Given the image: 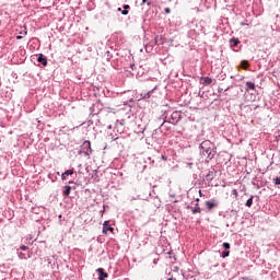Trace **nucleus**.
I'll list each match as a JSON object with an SVG mask.
<instances>
[{"label": "nucleus", "instance_id": "1", "mask_svg": "<svg viewBox=\"0 0 280 280\" xmlns=\"http://www.w3.org/2000/svg\"><path fill=\"white\" fill-rule=\"evenodd\" d=\"M201 148V154L202 156H206V159H213L215 156V144L211 142L210 140H205L200 144Z\"/></svg>", "mask_w": 280, "mask_h": 280}, {"label": "nucleus", "instance_id": "6", "mask_svg": "<svg viewBox=\"0 0 280 280\" xmlns=\"http://www.w3.org/2000/svg\"><path fill=\"white\" fill-rule=\"evenodd\" d=\"M230 43H231V46H232V47H237V45H240V39H237V38H232V39L230 40Z\"/></svg>", "mask_w": 280, "mask_h": 280}, {"label": "nucleus", "instance_id": "23", "mask_svg": "<svg viewBox=\"0 0 280 280\" xmlns=\"http://www.w3.org/2000/svg\"><path fill=\"white\" fill-rule=\"evenodd\" d=\"M199 196L202 198L205 195L202 194V190H199Z\"/></svg>", "mask_w": 280, "mask_h": 280}, {"label": "nucleus", "instance_id": "13", "mask_svg": "<svg viewBox=\"0 0 280 280\" xmlns=\"http://www.w3.org/2000/svg\"><path fill=\"white\" fill-rule=\"evenodd\" d=\"M230 255H231V252H229V250H225L222 253L223 259H225V257H229Z\"/></svg>", "mask_w": 280, "mask_h": 280}, {"label": "nucleus", "instance_id": "8", "mask_svg": "<svg viewBox=\"0 0 280 280\" xmlns=\"http://www.w3.org/2000/svg\"><path fill=\"white\" fill-rule=\"evenodd\" d=\"M191 211L194 214L200 213L201 212L200 205L196 203L195 208H192Z\"/></svg>", "mask_w": 280, "mask_h": 280}, {"label": "nucleus", "instance_id": "10", "mask_svg": "<svg viewBox=\"0 0 280 280\" xmlns=\"http://www.w3.org/2000/svg\"><path fill=\"white\" fill-rule=\"evenodd\" d=\"M71 194V186H65L63 196H69Z\"/></svg>", "mask_w": 280, "mask_h": 280}, {"label": "nucleus", "instance_id": "26", "mask_svg": "<svg viewBox=\"0 0 280 280\" xmlns=\"http://www.w3.org/2000/svg\"><path fill=\"white\" fill-rule=\"evenodd\" d=\"M24 36H27V31L24 32Z\"/></svg>", "mask_w": 280, "mask_h": 280}, {"label": "nucleus", "instance_id": "16", "mask_svg": "<svg viewBox=\"0 0 280 280\" xmlns=\"http://www.w3.org/2000/svg\"><path fill=\"white\" fill-rule=\"evenodd\" d=\"M275 185H280V177L275 178Z\"/></svg>", "mask_w": 280, "mask_h": 280}, {"label": "nucleus", "instance_id": "12", "mask_svg": "<svg viewBox=\"0 0 280 280\" xmlns=\"http://www.w3.org/2000/svg\"><path fill=\"white\" fill-rule=\"evenodd\" d=\"M246 207H253V196L246 201Z\"/></svg>", "mask_w": 280, "mask_h": 280}, {"label": "nucleus", "instance_id": "24", "mask_svg": "<svg viewBox=\"0 0 280 280\" xmlns=\"http://www.w3.org/2000/svg\"><path fill=\"white\" fill-rule=\"evenodd\" d=\"M21 38H23V36H21V35H18V36H16V39H18V40H21Z\"/></svg>", "mask_w": 280, "mask_h": 280}, {"label": "nucleus", "instance_id": "28", "mask_svg": "<svg viewBox=\"0 0 280 280\" xmlns=\"http://www.w3.org/2000/svg\"><path fill=\"white\" fill-rule=\"evenodd\" d=\"M118 11L121 12V8H118Z\"/></svg>", "mask_w": 280, "mask_h": 280}, {"label": "nucleus", "instance_id": "21", "mask_svg": "<svg viewBox=\"0 0 280 280\" xmlns=\"http://www.w3.org/2000/svg\"><path fill=\"white\" fill-rule=\"evenodd\" d=\"M128 9H130V5L125 4V5H124V10H128Z\"/></svg>", "mask_w": 280, "mask_h": 280}, {"label": "nucleus", "instance_id": "15", "mask_svg": "<svg viewBox=\"0 0 280 280\" xmlns=\"http://www.w3.org/2000/svg\"><path fill=\"white\" fill-rule=\"evenodd\" d=\"M143 3H147V5H152V2L149 1V0H142V4H143Z\"/></svg>", "mask_w": 280, "mask_h": 280}, {"label": "nucleus", "instance_id": "17", "mask_svg": "<svg viewBox=\"0 0 280 280\" xmlns=\"http://www.w3.org/2000/svg\"><path fill=\"white\" fill-rule=\"evenodd\" d=\"M232 194H233L234 198H237V189H233Z\"/></svg>", "mask_w": 280, "mask_h": 280}, {"label": "nucleus", "instance_id": "14", "mask_svg": "<svg viewBox=\"0 0 280 280\" xmlns=\"http://www.w3.org/2000/svg\"><path fill=\"white\" fill-rule=\"evenodd\" d=\"M223 248H225V250H229V248H231V244H229V243H223Z\"/></svg>", "mask_w": 280, "mask_h": 280}, {"label": "nucleus", "instance_id": "27", "mask_svg": "<svg viewBox=\"0 0 280 280\" xmlns=\"http://www.w3.org/2000/svg\"><path fill=\"white\" fill-rule=\"evenodd\" d=\"M196 202H200V199H199V198H197V199H196Z\"/></svg>", "mask_w": 280, "mask_h": 280}, {"label": "nucleus", "instance_id": "3", "mask_svg": "<svg viewBox=\"0 0 280 280\" xmlns=\"http://www.w3.org/2000/svg\"><path fill=\"white\" fill-rule=\"evenodd\" d=\"M37 62H42L44 67H47V57L45 55L39 54L37 58Z\"/></svg>", "mask_w": 280, "mask_h": 280}, {"label": "nucleus", "instance_id": "19", "mask_svg": "<svg viewBox=\"0 0 280 280\" xmlns=\"http://www.w3.org/2000/svg\"><path fill=\"white\" fill-rule=\"evenodd\" d=\"M121 14H124L125 16L128 15V10L124 9V10L121 11Z\"/></svg>", "mask_w": 280, "mask_h": 280}, {"label": "nucleus", "instance_id": "7", "mask_svg": "<svg viewBox=\"0 0 280 280\" xmlns=\"http://www.w3.org/2000/svg\"><path fill=\"white\" fill-rule=\"evenodd\" d=\"M201 80L203 81V84H211L213 82V79L209 77H205Z\"/></svg>", "mask_w": 280, "mask_h": 280}, {"label": "nucleus", "instance_id": "2", "mask_svg": "<svg viewBox=\"0 0 280 280\" xmlns=\"http://www.w3.org/2000/svg\"><path fill=\"white\" fill-rule=\"evenodd\" d=\"M107 231H109L110 233H115V228H112L110 225H108V221H105L103 223V233L106 234Z\"/></svg>", "mask_w": 280, "mask_h": 280}, {"label": "nucleus", "instance_id": "20", "mask_svg": "<svg viewBox=\"0 0 280 280\" xmlns=\"http://www.w3.org/2000/svg\"><path fill=\"white\" fill-rule=\"evenodd\" d=\"M20 248H21V250H27V246H25V245H22Z\"/></svg>", "mask_w": 280, "mask_h": 280}, {"label": "nucleus", "instance_id": "4", "mask_svg": "<svg viewBox=\"0 0 280 280\" xmlns=\"http://www.w3.org/2000/svg\"><path fill=\"white\" fill-rule=\"evenodd\" d=\"M73 170H68L61 174V180H67V176H72Z\"/></svg>", "mask_w": 280, "mask_h": 280}, {"label": "nucleus", "instance_id": "25", "mask_svg": "<svg viewBox=\"0 0 280 280\" xmlns=\"http://www.w3.org/2000/svg\"><path fill=\"white\" fill-rule=\"evenodd\" d=\"M85 144H89V147H91V141H85Z\"/></svg>", "mask_w": 280, "mask_h": 280}, {"label": "nucleus", "instance_id": "9", "mask_svg": "<svg viewBox=\"0 0 280 280\" xmlns=\"http://www.w3.org/2000/svg\"><path fill=\"white\" fill-rule=\"evenodd\" d=\"M246 86H247V89H249V91H255V83L247 81Z\"/></svg>", "mask_w": 280, "mask_h": 280}, {"label": "nucleus", "instance_id": "11", "mask_svg": "<svg viewBox=\"0 0 280 280\" xmlns=\"http://www.w3.org/2000/svg\"><path fill=\"white\" fill-rule=\"evenodd\" d=\"M241 66H242V69H248V61L247 60L241 61Z\"/></svg>", "mask_w": 280, "mask_h": 280}, {"label": "nucleus", "instance_id": "29", "mask_svg": "<svg viewBox=\"0 0 280 280\" xmlns=\"http://www.w3.org/2000/svg\"><path fill=\"white\" fill-rule=\"evenodd\" d=\"M167 280H174V278H168Z\"/></svg>", "mask_w": 280, "mask_h": 280}, {"label": "nucleus", "instance_id": "22", "mask_svg": "<svg viewBox=\"0 0 280 280\" xmlns=\"http://www.w3.org/2000/svg\"><path fill=\"white\" fill-rule=\"evenodd\" d=\"M20 257H21V259H25V254L21 253Z\"/></svg>", "mask_w": 280, "mask_h": 280}, {"label": "nucleus", "instance_id": "5", "mask_svg": "<svg viewBox=\"0 0 280 280\" xmlns=\"http://www.w3.org/2000/svg\"><path fill=\"white\" fill-rule=\"evenodd\" d=\"M206 207L211 211V209H214L215 203L213 201H206Z\"/></svg>", "mask_w": 280, "mask_h": 280}, {"label": "nucleus", "instance_id": "18", "mask_svg": "<svg viewBox=\"0 0 280 280\" xmlns=\"http://www.w3.org/2000/svg\"><path fill=\"white\" fill-rule=\"evenodd\" d=\"M164 11H165V14H170L172 12L170 8H165Z\"/></svg>", "mask_w": 280, "mask_h": 280}]
</instances>
